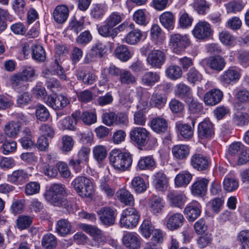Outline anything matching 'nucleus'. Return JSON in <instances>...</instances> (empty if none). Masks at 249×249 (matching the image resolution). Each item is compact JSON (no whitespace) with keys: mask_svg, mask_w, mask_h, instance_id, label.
<instances>
[{"mask_svg":"<svg viewBox=\"0 0 249 249\" xmlns=\"http://www.w3.org/2000/svg\"><path fill=\"white\" fill-rule=\"evenodd\" d=\"M150 36L154 43L160 45L165 39L164 33L158 24L153 25L150 30Z\"/></svg>","mask_w":249,"mask_h":249,"instance_id":"30","label":"nucleus"},{"mask_svg":"<svg viewBox=\"0 0 249 249\" xmlns=\"http://www.w3.org/2000/svg\"><path fill=\"white\" fill-rule=\"evenodd\" d=\"M107 10V5L105 4H94L91 11V15L95 18H101L105 14Z\"/></svg>","mask_w":249,"mask_h":249,"instance_id":"59","label":"nucleus"},{"mask_svg":"<svg viewBox=\"0 0 249 249\" xmlns=\"http://www.w3.org/2000/svg\"><path fill=\"white\" fill-rule=\"evenodd\" d=\"M115 56L122 61H126L131 56V54L128 47L124 45L117 46L114 50Z\"/></svg>","mask_w":249,"mask_h":249,"instance_id":"40","label":"nucleus"},{"mask_svg":"<svg viewBox=\"0 0 249 249\" xmlns=\"http://www.w3.org/2000/svg\"><path fill=\"white\" fill-rule=\"evenodd\" d=\"M55 230L58 235L65 236L71 233V225L68 220L62 219L57 221Z\"/></svg>","mask_w":249,"mask_h":249,"instance_id":"34","label":"nucleus"},{"mask_svg":"<svg viewBox=\"0 0 249 249\" xmlns=\"http://www.w3.org/2000/svg\"><path fill=\"white\" fill-rule=\"evenodd\" d=\"M165 59L164 53L159 50H154L148 54L146 60L151 67L160 68L164 63Z\"/></svg>","mask_w":249,"mask_h":249,"instance_id":"10","label":"nucleus"},{"mask_svg":"<svg viewBox=\"0 0 249 249\" xmlns=\"http://www.w3.org/2000/svg\"><path fill=\"white\" fill-rule=\"evenodd\" d=\"M155 161L152 156L142 157L138 161V166L140 170L150 169L154 167Z\"/></svg>","mask_w":249,"mask_h":249,"instance_id":"50","label":"nucleus"},{"mask_svg":"<svg viewBox=\"0 0 249 249\" xmlns=\"http://www.w3.org/2000/svg\"><path fill=\"white\" fill-rule=\"evenodd\" d=\"M109 178L104 176L100 179L99 189L100 191L104 193L108 197L112 196L115 193V190L112 188L109 184Z\"/></svg>","mask_w":249,"mask_h":249,"instance_id":"42","label":"nucleus"},{"mask_svg":"<svg viewBox=\"0 0 249 249\" xmlns=\"http://www.w3.org/2000/svg\"><path fill=\"white\" fill-rule=\"evenodd\" d=\"M214 128L212 123L208 119H204L198 124V136L201 139H209L214 135Z\"/></svg>","mask_w":249,"mask_h":249,"instance_id":"13","label":"nucleus"},{"mask_svg":"<svg viewBox=\"0 0 249 249\" xmlns=\"http://www.w3.org/2000/svg\"><path fill=\"white\" fill-rule=\"evenodd\" d=\"M115 31L114 27L106 23L98 28V32L100 36L105 37H110L112 39L116 37Z\"/></svg>","mask_w":249,"mask_h":249,"instance_id":"48","label":"nucleus"},{"mask_svg":"<svg viewBox=\"0 0 249 249\" xmlns=\"http://www.w3.org/2000/svg\"><path fill=\"white\" fill-rule=\"evenodd\" d=\"M209 180L205 178H198L191 186V193L195 196H202L207 190Z\"/></svg>","mask_w":249,"mask_h":249,"instance_id":"20","label":"nucleus"},{"mask_svg":"<svg viewBox=\"0 0 249 249\" xmlns=\"http://www.w3.org/2000/svg\"><path fill=\"white\" fill-rule=\"evenodd\" d=\"M194 9L200 15H205L209 10V4L205 0H194L191 4Z\"/></svg>","mask_w":249,"mask_h":249,"instance_id":"47","label":"nucleus"},{"mask_svg":"<svg viewBox=\"0 0 249 249\" xmlns=\"http://www.w3.org/2000/svg\"><path fill=\"white\" fill-rule=\"evenodd\" d=\"M71 185L82 197H90L94 194L91 181L88 178L80 176L74 179Z\"/></svg>","mask_w":249,"mask_h":249,"instance_id":"4","label":"nucleus"},{"mask_svg":"<svg viewBox=\"0 0 249 249\" xmlns=\"http://www.w3.org/2000/svg\"><path fill=\"white\" fill-rule=\"evenodd\" d=\"M77 79L82 80L84 84L87 85L92 84L95 80L96 76L90 72L87 73L85 71L79 70L76 74Z\"/></svg>","mask_w":249,"mask_h":249,"instance_id":"46","label":"nucleus"},{"mask_svg":"<svg viewBox=\"0 0 249 249\" xmlns=\"http://www.w3.org/2000/svg\"><path fill=\"white\" fill-rule=\"evenodd\" d=\"M173 156L179 160L186 159L190 153V148L185 144H178L175 145L172 150Z\"/></svg>","mask_w":249,"mask_h":249,"instance_id":"33","label":"nucleus"},{"mask_svg":"<svg viewBox=\"0 0 249 249\" xmlns=\"http://www.w3.org/2000/svg\"><path fill=\"white\" fill-rule=\"evenodd\" d=\"M225 7L228 13H235L241 11L244 5L240 0H232L225 4Z\"/></svg>","mask_w":249,"mask_h":249,"instance_id":"55","label":"nucleus"},{"mask_svg":"<svg viewBox=\"0 0 249 249\" xmlns=\"http://www.w3.org/2000/svg\"><path fill=\"white\" fill-rule=\"evenodd\" d=\"M192 178V175L188 171H183L178 174L175 178V183L176 186L186 187L189 184Z\"/></svg>","mask_w":249,"mask_h":249,"instance_id":"38","label":"nucleus"},{"mask_svg":"<svg viewBox=\"0 0 249 249\" xmlns=\"http://www.w3.org/2000/svg\"><path fill=\"white\" fill-rule=\"evenodd\" d=\"M59 58H56L52 64L50 70H47L45 72L49 74V72H53V74L57 75L59 78L62 80L65 81L67 79V77L65 74V71L63 68L59 63Z\"/></svg>","mask_w":249,"mask_h":249,"instance_id":"36","label":"nucleus"},{"mask_svg":"<svg viewBox=\"0 0 249 249\" xmlns=\"http://www.w3.org/2000/svg\"><path fill=\"white\" fill-rule=\"evenodd\" d=\"M184 220L183 215L180 213H176L170 215L167 222V228L173 231L181 227Z\"/></svg>","mask_w":249,"mask_h":249,"instance_id":"27","label":"nucleus"},{"mask_svg":"<svg viewBox=\"0 0 249 249\" xmlns=\"http://www.w3.org/2000/svg\"><path fill=\"white\" fill-rule=\"evenodd\" d=\"M33 58L37 61H44L46 53L43 48L39 45L34 44L32 47Z\"/></svg>","mask_w":249,"mask_h":249,"instance_id":"51","label":"nucleus"},{"mask_svg":"<svg viewBox=\"0 0 249 249\" xmlns=\"http://www.w3.org/2000/svg\"><path fill=\"white\" fill-rule=\"evenodd\" d=\"M80 116V111H76L71 114V116L64 118L61 122L62 128L63 129L75 130Z\"/></svg>","mask_w":249,"mask_h":249,"instance_id":"22","label":"nucleus"},{"mask_svg":"<svg viewBox=\"0 0 249 249\" xmlns=\"http://www.w3.org/2000/svg\"><path fill=\"white\" fill-rule=\"evenodd\" d=\"M139 219L140 215L135 209L132 207L126 208L121 213L120 226L127 229H133L137 225Z\"/></svg>","mask_w":249,"mask_h":249,"instance_id":"5","label":"nucleus"},{"mask_svg":"<svg viewBox=\"0 0 249 249\" xmlns=\"http://www.w3.org/2000/svg\"><path fill=\"white\" fill-rule=\"evenodd\" d=\"M20 128L21 125L19 122L11 121L5 124L4 130L6 136L15 138L19 132Z\"/></svg>","mask_w":249,"mask_h":249,"instance_id":"37","label":"nucleus"},{"mask_svg":"<svg viewBox=\"0 0 249 249\" xmlns=\"http://www.w3.org/2000/svg\"><path fill=\"white\" fill-rule=\"evenodd\" d=\"M201 213V206L197 201H192L187 204L184 210V213L188 221H195Z\"/></svg>","mask_w":249,"mask_h":249,"instance_id":"15","label":"nucleus"},{"mask_svg":"<svg viewBox=\"0 0 249 249\" xmlns=\"http://www.w3.org/2000/svg\"><path fill=\"white\" fill-rule=\"evenodd\" d=\"M134 21L139 25L146 26L149 22L148 19L142 9L136 11L133 16Z\"/></svg>","mask_w":249,"mask_h":249,"instance_id":"54","label":"nucleus"},{"mask_svg":"<svg viewBox=\"0 0 249 249\" xmlns=\"http://www.w3.org/2000/svg\"><path fill=\"white\" fill-rule=\"evenodd\" d=\"M190 43V40L186 35L174 33L169 36V46L173 52L177 54L186 48Z\"/></svg>","mask_w":249,"mask_h":249,"instance_id":"6","label":"nucleus"},{"mask_svg":"<svg viewBox=\"0 0 249 249\" xmlns=\"http://www.w3.org/2000/svg\"><path fill=\"white\" fill-rule=\"evenodd\" d=\"M32 92L35 97L43 100L44 102L48 96L45 88L40 83H37L33 88Z\"/></svg>","mask_w":249,"mask_h":249,"instance_id":"57","label":"nucleus"},{"mask_svg":"<svg viewBox=\"0 0 249 249\" xmlns=\"http://www.w3.org/2000/svg\"><path fill=\"white\" fill-rule=\"evenodd\" d=\"M240 77L241 74L238 70L230 67L219 76V80L223 84L230 85L237 82Z\"/></svg>","mask_w":249,"mask_h":249,"instance_id":"12","label":"nucleus"},{"mask_svg":"<svg viewBox=\"0 0 249 249\" xmlns=\"http://www.w3.org/2000/svg\"><path fill=\"white\" fill-rule=\"evenodd\" d=\"M226 65L224 58L220 56L210 57L207 62V65L211 69L217 71H221Z\"/></svg>","mask_w":249,"mask_h":249,"instance_id":"32","label":"nucleus"},{"mask_svg":"<svg viewBox=\"0 0 249 249\" xmlns=\"http://www.w3.org/2000/svg\"><path fill=\"white\" fill-rule=\"evenodd\" d=\"M9 82L12 88L17 92L25 89L27 88L25 84L26 82L19 72L12 75L10 77Z\"/></svg>","mask_w":249,"mask_h":249,"instance_id":"25","label":"nucleus"},{"mask_svg":"<svg viewBox=\"0 0 249 249\" xmlns=\"http://www.w3.org/2000/svg\"><path fill=\"white\" fill-rule=\"evenodd\" d=\"M109 162L117 171L123 172L128 170L133 159L129 152H122L118 149H113L109 153Z\"/></svg>","mask_w":249,"mask_h":249,"instance_id":"3","label":"nucleus"},{"mask_svg":"<svg viewBox=\"0 0 249 249\" xmlns=\"http://www.w3.org/2000/svg\"><path fill=\"white\" fill-rule=\"evenodd\" d=\"M32 221V217L28 215H21L17 219V226L19 229H25L31 225Z\"/></svg>","mask_w":249,"mask_h":249,"instance_id":"58","label":"nucleus"},{"mask_svg":"<svg viewBox=\"0 0 249 249\" xmlns=\"http://www.w3.org/2000/svg\"><path fill=\"white\" fill-rule=\"evenodd\" d=\"M245 146L241 142H234L230 144L229 146L226 154V157L230 161L233 162L237 159V158L244 149Z\"/></svg>","mask_w":249,"mask_h":249,"instance_id":"23","label":"nucleus"},{"mask_svg":"<svg viewBox=\"0 0 249 249\" xmlns=\"http://www.w3.org/2000/svg\"><path fill=\"white\" fill-rule=\"evenodd\" d=\"M44 196L46 200L53 206L62 207L68 211L71 209V203L66 198L65 188L62 184H53Z\"/></svg>","mask_w":249,"mask_h":249,"instance_id":"1","label":"nucleus"},{"mask_svg":"<svg viewBox=\"0 0 249 249\" xmlns=\"http://www.w3.org/2000/svg\"><path fill=\"white\" fill-rule=\"evenodd\" d=\"M160 80L159 73L153 71L145 72L141 78V83L145 87L151 88Z\"/></svg>","mask_w":249,"mask_h":249,"instance_id":"24","label":"nucleus"},{"mask_svg":"<svg viewBox=\"0 0 249 249\" xmlns=\"http://www.w3.org/2000/svg\"><path fill=\"white\" fill-rule=\"evenodd\" d=\"M42 246L46 249H53L57 245V239L51 233L44 235L41 240Z\"/></svg>","mask_w":249,"mask_h":249,"instance_id":"49","label":"nucleus"},{"mask_svg":"<svg viewBox=\"0 0 249 249\" xmlns=\"http://www.w3.org/2000/svg\"><path fill=\"white\" fill-rule=\"evenodd\" d=\"M140 229L142 235L146 238H149L155 230L151 225V223L147 220L143 221Z\"/></svg>","mask_w":249,"mask_h":249,"instance_id":"64","label":"nucleus"},{"mask_svg":"<svg viewBox=\"0 0 249 249\" xmlns=\"http://www.w3.org/2000/svg\"><path fill=\"white\" fill-rule=\"evenodd\" d=\"M45 103L56 110H62L70 104L68 98L63 94H52L48 96Z\"/></svg>","mask_w":249,"mask_h":249,"instance_id":"7","label":"nucleus"},{"mask_svg":"<svg viewBox=\"0 0 249 249\" xmlns=\"http://www.w3.org/2000/svg\"><path fill=\"white\" fill-rule=\"evenodd\" d=\"M192 32L196 38L204 40L211 36L212 30L210 24L207 22L199 21L196 24Z\"/></svg>","mask_w":249,"mask_h":249,"instance_id":"8","label":"nucleus"},{"mask_svg":"<svg viewBox=\"0 0 249 249\" xmlns=\"http://www.w3.org/2000/svg\"><path fill=\"white\" fill-rule=\"evenodd\" d=\"M131 141L139 146L147 145V148L153 149L158 145L157 139L152 137L150 132L145 128L135 127L129 133Z\"/></svg>","mask_w":249,"mask_h":249,"instance_id":"2","label":"nucleus"},{"mask_svg":"<svg viewBox=\"0 0 249 249\" xmlns=\"http://www.w3.org/2000/svg\"><path fill=\"white\" fill-rule=\"evenodd\" d=\"M48 109L42 105H38L36 107V116L37 119L41 121H47L50 117Z\"/></svg>","mask_w":249,"mask_h":249,"instance_id":"56","label":"nucleus"},{"mask_svg":"<svg viewBox=\"0 0 249 249\" xmlns=\"http://www.w3.org/2000/svg\"><path fill=\"white\" fill-rule=\"evenodd\" d=\"M118 199L125 205H133L134 204L133 196L128 190L124 189L119 190L116 193Z\"/></svg>","mask_w":249,"mask_h":249,"instance_id":"29","label":"nucleus"},{"mask_svg":"<svg viewBox=\"0 0 249 249\" xmlns=\"http://www.w3.org/2000/svg\"><path fill=\"white\" fill-rule=\"evenodd\" d=\"M149 209L155 215L161 213L165 206L164 199L159 196L152 195L149 198Z\"/></svg>","mask_w":249,"mask_h":249,"instance_id":"17","label":"nucleus"},{"mask_svg":"<svg viewBox=\"0 0 249 249\" xmlns=\"http://www.w3.org/2000/svg\"><path fill=\"white\" fill-rule=\"evenodd\" d=\"M131 187L136 193H142L146 190L147 184L142 177L136 176L131 180Z\"/></svg>","mask_w":249,"mask_h":249,"instance_id":"39","label":"nucleus"},{"mask_svg":"<svg viewBox=\"0 0 249 249\" xmlns=\"http://www.w3.org/2000/svg\"><path fill=\"white\" fill-rule=\"evenodd\" d=\"M193 18L190 17L185 11L180 13L179 18V25L181 28H187L192 25Z\"/></svg>","mask_w":249,"mask_h":249,"instance_id":"63","label":"nucleus"},{"mask_svg":"<svg viewBox=\"0 0 249 249\" xmlns=\"http://www.w3.org/2000/svg\"><path fill=\"white\" fill-rule=\"evenodd\" d=\"M160 23L166 28H171L174 23L173 15L169 12L163 13L159 17Z\"/></svg>","mask_w":249,"mask_h":249,"instance_id":"52","label":"nucleus"},{"mask_svg":"<svg viewBox=\"0 0 249 249\" xmlns=\"http://www.w3.org/2000/svg\"><path fill=\"white\" fill-rule=\"evenodd\" d=\"M176 128L184 139L189 140L191 139L194 135V129L187 124H182L180 122L176 123Z\"/></svg>","mask_w":249,"mask_h":249,"instance_id":"31","label":"nucleus"},{"mask_svg":"<svg viewBox=\"0 0 249 249\" xmlns=\"http://www.w3.org/2000/svg\"><path fill=\"white\" fill-rule=\"evenodd\" d=\"M92 152L94 158L98 162L103 161L107 156V150L103 145H98L95 146Z\"/></svg>","mask_w":249,"mask_h":249,"instance_id":"62","label":"nucleus"},{"mask_svg":"<svg viewBox=\"0 0 249 249\" xmlns=\"http://www.w3.org/2000/svg\"><path fill=\"white\" fill-rule=\"evenodd\" d=\"M142 36V32L139 29L130 31L126 36L125 41L130 45H135L139 42Z\"/></svg>","mask_w":249,"mask_h":249,"instance_id":"41","label":"nucleus"},{"mask_svg":"<svg viewBox=\"0 0 249 249\" xmlns=\"http://www.w3.org/2000/svg\"><path fill=\"white\" fill-rule=\"evenodd\" d=\"M29 178L27 171L23 169L14 171L12 174L7 175V181L16 185H21Z\"/></svg>","mask_w":249,"mask_h":249,"instance_id":"19","label":"nucleus"},{"mask_svg":"<svg viewBox=\"0 0 249 249\" xmlns=\"http://www.w3.org/2000/svg\"><path fill=\"white\" fill-rule=\"evenodd\" d=\"M192 166L198 171H203L207 169L209 165L208 158L201 154H195L191 159Z\"/></svg>","mask_w":249,"mask_h":249,"instance_id":"21","label":"nucleus"},{"mask_svg":"<svg viewBox=\"0 0 249 249\" xmlns=\"http://www.w3.org/2000/svg\"><path fill=\"white\" fill-rule=\"evenodd\" d=\"M222 91L218 89H213L206 92L203 96L205 105L213 106L219 103L223 99Z\"/></svg>","mask_w":249,"mask_h":249,"instance_id":"14","label":"nucleus"},{"mask_svg":"<svg viewBox=\"0 0 249 249\" xmlns=\"http://www.w3.org/2000/svg\"><path fill=\"white\" fill-rule=\"evenodd\" d=\"M124 15L118 12H113L111 13L107 17L105 23H107L108 25L115 27L124 19Z\"/></svg>","mask_w":249,"mask_h":249,"instance_id":"45","label":"nucleus"},{"mask_svg":"<svg viewBox=\"0 0 249 249\" xmlns=\"http://www.w3.org/2000/svg\"><path fill=\"white\" fill-rule=\"evenodd\" d=\"M237 240L241 246V249L249 248V230H242L237 236Z\"/></svg>","mask_w":249,"mask_h":249,"instance_id":"61","label":"nucleus"},{"mask_svg":"<svg viewBox=\"0 0 249 249\" xmlns=\"http://www.w3.org/2000/svg\"><path fill=\"white\" fill-rule=\"evenodd\" d=\"M97 213L102 223L108 226L113 225L114 224L115 216V211L110 207H104L101 208Z\"/></svg>","mask_w":249,"mask_h":249,"instance_id":"16","label":"nucleus"},{"mask_svg":"<svg viewBox=\"0 0 249 249\" xmlns=\"http://www.w3.org/2000/svg\"><path fill=\"white\" fill-rule=\"evenodd\" d=\"M187 80L191 84L195 85L201 82L202 79L201 74L195 68H192L186 74Z\"/></svg>","mask_w":249,"mask_h":249,"instance_id":"53","label":"nucleus"},{"mask_svg":"<svg viewBox=\"0 0 249 249\" xmlns=\"http://www.w3.org/2000/svg\"><path fill=\"white\" fill-rule=\"evenodd\" d=\"M69 13L68 8L66 5H58L53 11V18L56 22L63 23L67 19Z\"/></svg>","mask_w":249,"mask_h":249,"instance_id":"26","label":"nucleus"},{"mask_svg":"<svg viewBox=\"0 0 249 249\" xmlns=\"http://www.w3.org/2000/svg\"><path fill=\"white\" fill-rule=\"evenodd\" d=\"M165 74L169 79L176 80L181 77L182 71L180 67L177 65H171L166 69Z\"/></svg>","mask_w":249,"mask_h":249,"instance_id":"43","label":"nucleus"},{"mask_svg":"<svg viewBox=\"0 0 249 249\" xmlns=\"http://www.w3.org/2000/svg\"><path fill=\"white\" fill-rule=\"evenodd\" d=\"M154 184L155 188L159 191H163L168 186V179L163 173H158L155 176Z\"/></svg>","mask_w":249,"mask_h":249,"instance_id":"44","label":"nucleus"},{"mask_svg":"<svg viewBox=\"0 0 249 249\" xmlns=\"http://www.w3.org/2000/svg\"><path fill=\"white\" fill-rule=\"evenodd\" d=\"M107 52L106 46L101 42H97L94 44L90 50L87 54L85 61L89 63L94 61L97 58L103 57Z\"/></svg>","mask_w":249,"mask_h":249,"instance_id":"11","label":"nucleus"},{"mask_svg":"<svg viewBox=\"0 0 249 249\" xmlns=\"http://www.w3.org/2000/svg\"><path fill=\"white\" fill-rule=\"evenodd\" d=\"M142 238L134 232H126L124 233L122 241L125 247L128 249H138L141 247Z\"/></svg>","mask_w":249,"mask_h":249,"instance_id":"9","label":"nucleus"},{"mask_svg":"<svg viewBox=\"0 0 249 249\" xmlns=\"http://www.w3.org/2000/svg\"><path fill=\"white\" fill-rule=\"evenodd\" d=\"M120 81L122 84L129 85L134 84L136 79L130 71L123 70L120 75Z\"/></svg>","mask_w":249,"mask_h":249,"instance_id":"60","label":"nucleus"},{"mask_svg":"<svg viewBox=\"0 0 249 249\" xmlns=\"http://www.w3.org/2000/svg\"><path fill=\"white\" fill-rule=\"evenodd\" d=\"M167 198L172 206L182 208L186 202L187 198L183 193L170 191L167 195Z\"/></svg>","mask_w":249,"mask_h":249,"instance_id":"18","label":"nucleus"},{"mask_svg":"<svg viewBox=\"0 0 249 249\" xmlns=\"http://www.w3.org/2000/svg\"><path fill=\"white\" fill-rule=\"evenodd\" d=\"M175 95L181 99H191V89L187 85L180 83L177 84L174 89Z\"/></svg>","mask_w":249,"mask_h":249,"instance_id":"28","label":"nucleus"},{"mask_svg":"<svg viewBox=\"0 0 249 249\" xmlns=\"http://www.w3.org/2000/svg\"><path fill=\"white\" fill-rule=\"evenodd\" d=\"M152 129L156 133H160L167 130L168 124L165 119L160 117L153 119L151 122Z\"/></svg>","mask_w":249,"mask_h":249,"instance_id":"35","label":"nucleus"}]
</instances>
